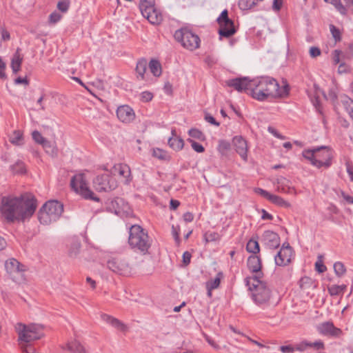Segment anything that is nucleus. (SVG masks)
<instances>
[{
  "mask_svg": "<svg viewBox=\"0 0 353 353\" xmlns=\"http://www.w3.org/2000/svg\"><path fill=\"white\" fill-rule=\"evenodd\" d=\"M38 219L41 224L49 225L52 222L57 221L59 218L55 215L52 214L50 211L47 210V208L43 210V205L38 212Z\"/></svg>",
  "mask_w": 353,
  "mask_h": 353,
  "instance_id": "4be33fe9",
  "label": "nucleus"
},
{
  "mask_svg": "<svg viewBox=\"0 0 353 353\" xmlns=\"http://www.w3.org/2000/svg\"><path fill=\"white\" fill-rule=\"evenodd\" d=\"M32 139L36 143L42 144L44 147H46L47 143H48V141L37 130L33 131L32 133Z\"/></svg>",
  "mask_w": 353,
  "mask_h": 353,
  "instance_id": "4c0bfd02",
  "label": "nucleus"
},
{
  "mask_svg": "<svg viewBox=\"0 0 353 353\" xmlns=\"http://www.w3.org/2000/svg\"><path fill=\"white\" fill-rule=\"evenodd\" d=\"M70 6V1L69 0H62L58 2L57 8L62 12H65L68 11Z\"/></svg>",
  "mask_w": 353,
  "mask_h": 353,
  "instance_id": "8fccbe9b",
  "label": "nucleus"
},
{
  "mask_svg": "<svg viewBox=\"0 0 353 353\" xmlns=\"http://www.w3.org/2000/svg\"><path fill=\"white\" fill-rule=\"evenodd\" d=\"M339 289V285H332L328 287L327 290L331 296H338L341 294Z\"/></svg>",
  "mask_w": 353,
  "mask_h": 353,
  "instance_id": "6e6d98bb",
  "label": "nucleus"
},
{
  "mask_svg": "<svg viewBox=\"0 0 353 353\" xmlns=\"http://www.w3.org/2000/svg\"><path fill=\"white\" fill-rule=\"evenodd\" d=\"M309 53L311 57L316 58L321 55V51L319 48L312 46L310 48Z\"/></svg>",
  "mask_w": 353,
  "mask_h": 353,
  "instance_id": "13d9d810",
  "label": "nucleus"
},
{
  "mask_svg": "<svg viewBox=\"0 0 353 353\" xmlns=\"http://www.w3.org/2000/svg\"><path fill=\"white\" fill-rule=\"evenodd\" d=\"M119 120L125 123H129L135 119L134 112H116Z\"/></svg>",
  "mask_w": 353,
  "mask_h": 353,
  "instance_id": "cd10ccee",
  "label": "nucleus"
},
{
  "mask_svg": "<svg viewBox=\"0 0 353 353\" xmlns=\"http://www.w3.org/2000/svg\"><path fill=\"white\" fill-rule=\"evenodd\" d=\"M111 325L123 332H125L128 330V327L126 325L116 318L113 321V323Z\"/></svg>",
  "mask_w": 353,
  "mask_h": 353,
  "instance_id": "49530a36",
  "label": "nucleus"
},
{
  "mask_svg": "<svg viewBox=\"0 0 353 353\" xmlns=\"http://www.w3.org/2000/svg\"><path fill=\"white\" fill-rule=\"evenodd\" d=\"M5 268L10 279L17 283L25 281V266L15 259H10L5 263Z\"/></svg>",
  "mask_w": 353,
  "mask_h": 353,
  "instance_id": "1a4fd4ad",
  "label": "nucleus"
},
{
  "mask_svg": "<svg viewBox=\"0 0 353 353\" xmlns=\"http://www.w3.org/2000/svg\"><path fill=\"white\" fill-rule=\"evenodd\" d=\"M128 243L132 250L143 254L148 253L151 246L148 232L137 224L129 228Z\"/></svg>",
  "mask_w": 353,
  "mask_h": 353,
  "instance_id": "7ed1b4c3",
  "label": "nucleus"
},
{
  "mask_svg": "<svg viewBox=\"0 0 353 353\" xmlns=\"http://www.w3.org/2000/svg\"><path fill=\"white\" fill-rule=\"evenodd\" d=\"M322 258V256H319V259L315 263V270L319 273H323L327 270L326 266L323 263Z\"/></svg>",
  "mask_w": 353,
  "mask_h": 353,
  "instance_id": "09e8293b",
  "label": "nucleus"
},
{
  "mask_svg": "<svg viewBox=\"0 0 353 353\" xmlns=\"http://www.w3.org/2000/svg\"><path fill=\"white\" fill-rule=\"evenodd\" d=\"M174 37L184 48L190 50H194L199 47L200 39L199 36L186 28H181L175 31Z\"/></svg>",
  "mask_w": 353,
  "mask_h": 353,
  "instance_id": "0eeeda50",
  "label": "nucleus"
},
{
  "mask_svg": "<svg viewBox=\"0 0 353 353\" xmlns=\"http://www.w3.org/2000/svg\"><path fill=\"white\" fill-rule=\"evenodd\" d=\"M152 155L153 157L161 160L165 159L167 157L166 152L159 148L153 149Z\"/></svg>",
  "mask_w": 353,
  "mask_h": 353,
  "instance_id": "3c124183",
  "label": "nucleus"
},
{
  "mask_svg": "<svg viewBox=\"0 0 353 353\" xmlns=\"http://www.w3.org/2000/svg\"><path fill=\"white\" fill-rule=\"evenodd\" d=\"M68 349L73 353H85V349L82 345L77 341H72L68 344Z\"/></svg>",
  "mask_w": 353,
  "mask_h": 353,
  "instance_id": "2f4dec72",
  "label": "nucleus"
},
{
  "mask_svg": "<svg viewBox=\"0 0 353 353\" xmlns=\"http://www.w3.org/2000/svg\"><path fill=\"white\" fill-rule=\"evenodd\" d=\"M309 344L310 345L309 348L312 347L316 350H324V348H325L324 343L321 340L314 341L313 343L309 342Z\"/></svg>",
  "mask_w": 353,
  "mask_h": 353,
  "instance_id": "5fc2aeb1",
  "label": "nucleus"
},
{
  "mask_svg": "<svg viewBox=\"0 0 353 353\" xmlns=\"http://www.w3.org/2000/svg\"><path fill=\"white\" fill-rule=\"evenodd\" d=\"M299 284L301 290H305L312 287L314 282L311 278L308 276H303L299 280Z\"/></svg>",
  "mask_w": 353,
  "mask_h": 353,
  "instance_id": "e433bc0d",
  "label": "nucleus"
},
{
  "mask_svg": "<svg viewBox=\"0 0 353 353\" xmlns=\"http://www.w3.org/2000/svg\"><path fill=\"white\" fill-rule=\"evenodd\" d=\"M334 270L336 275L341 277L346 272V268L342 262L337 261L334 264Z\"/></svg>",
  "mask_w": 353,
  "mask_h": 353,
  "instance_id": "a19ab883",
  "label": "nucleus"
},
{
  "mask_svg": "<svg viewBox=\"0 0 353 353\" xmlns=\"http://www.w3.org/2000/svg\"><path fill=\"white\" fill-rule=\"evenodd\" d=\"M0 32L1 34V39L3 41H8L10 39V34L9 32L3 26H1Z\"/></svg>",
  "mask_w": 353,
  "mask_h": 353,
  "instance_id": "680f3d73",
  "label": "nucleus"
},
{
  "mask_svg": "<svg viewBox=\"0 0 353 353\" xmlns=\"http://www.w3.org/2000/svg\"><path fill=\"white\" fill-rule=\"evenodd\" d=\"M149 69L150 72L154 77H160L162 70H161V65L158 60L152 59L148 64Z\"/></svg>",
  "mask_w": 353,
  "mask_h": 353,
  "instance_id": "c85d7f7f",
  "label": "nucleus"
},
{
  "mask_svg": "<svg viewBox=\"0 0 353 353\" xmlns=\"http://www.w3.org/2000/svg\"><path fill=\"white\" fill-rule=\"evenodd\" d=\"M216 21L219 25V34L220 38H229L236 33V29L234 21L228 17V11L226 9L222 11Z\"/></svg>",
  "mask_w": 353,
  "mask_h": 353,
  "instance_id": "9d476101",
  "label": "nucleus"
},
{
  "mask_svg": "<svg viewBox=\"0 0 353 353\" xmlns=\"http://www.w3.org/2000/svg\"><path fill=\"white\" fill-rule=\"evenodd\" d=\"M342 108L345 110H353V100L349 97L344 95L341 97Z\"/></svg>",
  "mask_w": 353,
  "mask_h": 353,
  "instance_id": "c9c22d12",
  "label": "nucleus"
},
{
  "mask_svg": "<svg viewBox=\"0 0 353 353\" xmlns=\"http://www.w3.org/2000/svg\"><path fill=\"white\" fill-rule=\"evenodd\" d=\"M10 142L15 145H21L23 144V133L20 130H14L10 135Z\"/></svg>",
  "mask_w": 353,
  "mask_h": 353,
  "instance_id": "c756f323",
  "label": "nucleus"
},
{
  "mask_svg": "<svg viewBox=\"0 0 353 353\" xmlns=\"http://www.w3.org/2000/svg\"><path fill=\"white\" fill-rule=\"evenodd\" d=\"M231 148L230 143L226 140H220L219 141L218 150L222 154H224Z\"/></svg>",
  "mask_w": 353,
  "mask_h": 353,
  "instance_id": "37998d69",
  "label": "nucleus"
},
{
  "mask_svg": "<svg viewBox=\"0 0 353 353\" xmlns=\"http://www.w3.org/2000/svg\"><path fill=\"white\" fill-rule=\"evenodd\" d=\"M148 68V62L145 59L138 60L135 68L136 77L138 80H145V74Z\"/></svg>",
  "mask_w": 353,
  "mask_h": 353,
  "instance_id": "393cba45",
  "label": "nucleus"
},
{
  "mask_svg": "<svg viewBox=\"0 0 353 353\" xmlns=\"http://www.w3.org/2000/svg\"><path fill=\"white\" fill-rule=\"evenodd\" d=\"M153 95L150 92H143L141 94V100L143 102H148L152 100Z\"/></svg>",
  "mask_w": 353,
  "mask_h": 353,
  "instance_id": "e2e57ef3",
  "label": "nucleus"
},
{
  "mask_svg": "<svg viewBox=\"0 0 353 353\" xmlns=\"http://www.w3.org/2000/svg\"><path fill=\"white\" fill-rule=\"evenodd\" d=\"M205 237L206 241H216L219 240V234L217 232L207 233Z\"/></svg>",
  "mask_w": 353,
  "mask_h": 353,
  "instance_id": "4d7b16f0",
  "label": "nucleus"
},
{
  "mask_svg": "<svg viewBox=\"0 0 353 353\" xmlns=\"http://www.w3.org/2000/svg\"><path fill=\"white\" fill-rule=\"evenodd\" d=\"M139 9L142 15L152 24H159L161 22L162 14L154 8V3L139 4Z\"/></svg>",
  "mask_w": 353,
  "mask_h": 353,
  "instance_id": "4468645a",
  "label": "nucleus"
},
{
  "mask_svg": "<svg viewBox=\"0 0 353 353\" xmlns=\"http://www.w3.org/2000/svg\"><path fill=\"white\" fill-rule=\"evenodd\" d=\"M330 32L336 41H339L341 39V32L334 25H330Z\"/></svg>",
  "mask_w": 353,
  "mask_h": 353,
  "instance_id": "a18cd8bd",
  "label": "nucleus"
},
{
  "mask_svg": "<svg viewBox=\"0 0 353 353\" xmlns=\"http://www.w3.org/2000/svg\"><path fill=\"white\" fill-rule=\"evenodd\" d=\"M254 192L255 193L261 195V196L267 199L268 201L270 200V197L272 196V194H270L269 192H268L267 190H263L261 188H256L254 189Z\"/></svg>",
  "mask_w": 353,
  "mask_h": 353,
  "instance_id": "864d4df0",
  "label": "nucleus"
},
{
  "mask_svg": "<svg viewBox=\"0 0 353 353\" xmlns=\"http://www.w3.org/2000/svg\"><path fill=\"white\" fill-rule=\"evenodd\" d=\"M172 134L175 136V137H170L168 141V145L170 148H172L173 150H180L183 148L184 145V141L183 140L180 138L177 137L175 134V130H172Z\"/></svg>",
  "mask_w": 353,
  "mask_h": 353,
  "instance_id": "a878e982",
  "label": "nucleus"
},
{
  "mask_svg": "<svg viewBox=\"0 0 353 353\" xmlns=\"http://www.w3.org/2000/svg\"><path fill=\"white\" fill-rule=\"evenodd\" d=\"M106 205L108 210L115 213L116 214H119L121 212L126 211L128 208V203L121 197L108 199Z\"/></svg>",
  "mask_w": 353,
  "mask_h": 353,
  "instance_id": "dca6fc26",
  "label": "nucleus"
},
{
  "mask_svg": "<svg viewBox=\"0 0 353 353\" xmlns=\"http://www.w3.org/2000/svg\"><path fill=\"white\" fill-rule=\"evenodd\" d=\"M12 172L14 174H22L26 173V168L23 161H17L14 164L10 166Z\"/></svg>",
  "mask_w": 353,
  "mask_h": 353,
  "instance_id": "f704fd0d",
  "label": "nucleus"
},
{
  "mask_svg": "<svg viewBox=\"0 0 353 353\" xmlns=\"http://www.w3.org/2000/svg\"><path fill=\"white\" fill-rule=\"evenodd\" d=\"M188 134L190 137L196 139L199 141L205 140V135L201 130L196 128H192L189 130Z\"/></svg>",
  "mask_w": 353,
  "mask_h": 353,
  "instance_id": "58836bf2",
  "label": "nucleus"
},
{
  "mask_svg": "<svg viewBox=\"0 0 353 353\" xmlns=\"http://www.w3.org/2000/svg\"><path fill=\"white\" fill-rule=\"evenodd\" d=\"M38 219L41 224L49 225L52 222L57 221L59 218L55 215L52 214L50 211L47 210V208L43 210V205L38 212Z\"/></svg>",
  "mask_w": 353,
  "mask_h": 353,
  "instance_id": "412c9836",
  "label": "nucleus"
},
{
  "mask_svg": "<svg viewBox=\"0 0 353 353\" xmlns=\"http://www.w3.org/2000/svg\"><path fill=\"white\" fill-rule=\"evenodd\" d=\"M342 52L339 50H334L332 52V61L334 64L340 63V57Z\"/></svg>",
  "mask_w": 353,
  "mask_h": 353,
  "instance_id": "bf43d9fd",
  "label": "nucleus"
},
{
  "mask_svg": "<svg viewBox=\"0 0 353 353\" xmlns=\"http://www.w3.org/2000/svg\"><path fill=\"white\" fill-rule=\"evenodd\" d=\"M303 156L309 160L312 165L318 168L325 167L326 168L332 165L333 158L332 151L327 146L316 147L312 149L304 150Z\"/></svg>",
  "mask_w": 353,
  "mask_h": 353,
  "instance_id": "20e7f679",
  "label": "nucleus"
},
{
  "mask_svg": "<svg viewBox=\"0 0 353 353\" xmlns=\"http://www.w3.org/2000/svg\"><path fill=\"white\" fill-rule=\"evenodd\" d=\"M325 2L332 4L335 8L342 14H345L346 8L341 3V0H324Z\"/></svg>",
  "mask_w": 353,
  "mask_h": 353,
  "instance_id": "79ce46f5",
  "label": "nucleus"
},
{
  "mask_svg": "<svg viewBox=\"0 0 353 353\" xmlns=\"http://www.w3.org/2000/svg\"><path fill=\"white\" fill-rule=\"evenodd\" d=\"M317 330L319 333L326 336H336L341 333V330L334 327L333 323L330 321L320 324L317 327Z\"/></svg>",
  "mask_w": 353,
  "mask_h": 353,
  "instance_id": "6ab92c4d",
  "label": "nucleus"
},
{
  "mask_svg": "<svg viewBox=\"0 0 353 353\" xmlns=\"http://www.w3.org/2000/svg\"><path fill=\"white\" fill-rule=\"evenodd\" d=\"M246 250L250 253H252V255H256V254L259 253L260 252V247L258 241L250 239L246 245Z\"/></svg>",
  "mask_w": 353,
  "mask_h": 353,
  "instance_id": "473e14b6",
  "label": "nucleus"
},
{
  "mask_svg": "<svg viewBox=\"0 0 353 353\" xmlns=\"http://www.w3.org/2000/svg\"><path fill=\"white\" fill-rule=\"evenodd\" d=\"M93 185L97 191L108 192L117 187L116 180L109 174L98 175L93 180Z\"/></svg>",
  "mask_w": 353,
  "mask_h": 353,
  "instance_id": "9b49d317",
  "label": "nucleus"
},
{
  "mask_svg": "<svg viewBox=\"0 0 353 353\" xmlns=\"http://www.w3.org/2000/svg\"><path fill=\"white\" fill-rule=\"evenodd\" d=\"M81 248V243L78 240H74L70 246L68 250V254L70 257H76L79 252Z\"/></svg>",
  "mask_w": 353,
  "mask_h": 353,
  "instance_id": "7c9ffc66",
  "label": "nucleus"
},
{
  "mask_svg": "<svg viewBox=\"0 0 353 353\" xmlns=\"http://www.w3.org/2000/svg\"><path fill=\"white\" fill-rule=\"evenodd\" d=\"M225 85L233 88L238 92H244L251 94L252 80H250L248 77L234 78L225 81Z\"/></svg>",
  "mask_w": 353,
  "mask_h": 353,
  "instance_id": "ddd939ff",
  "label": "nucleus"
},
{
  "mask_svg": "<svg viewBox=\"0 0 353 353\" xmlns=\"http://www.w3.org/2000/svg\"><path fill=\"white\" fill-rule=\"evenodd\" d=\"M205 119L208 123H211L212 125H214L215 126H219L220 123L216 121L214 117L210 114H206L205 116Z\"/></svg>",
  "mask_w": 353,
  "mask_h": 353,
  "instance_id": "0e129e2a",
  "label": "nucleus"
},
{
  "mask_svg": "<svg viewBox=\"0 0 353 353\" xmlns=\"http://www.w3.org/2000/svg\"><path fill=\"white\" fill-rule=\"evenodd\" d=\"M288 84L280 87L274 78L262 77L252 79L251 95L259 101H264L268 97H283L288 94Z\"/></svg>",
  "mask_w": 353,
  "mask_h": 353,
  "instance_id": "f03ea898",
  "label": "nucleus"
},
{
  "mask_svg": "<svg viewBox=\"0 0 353 353\" xmlns=\"http://www.w3.org/2000/svg\"><path fill=\"white\" fill-rule=\"evenodd\" d=\"M222 277H223L222 272H219L214 279L207 282L206 286H208L211 289H214V290L217 288L219 286V285H220L221 279Z\"/></svg>",
  "mask_w": 353,
  "mask_h": 353,
  "instance_id": "ea45409f",
  "label": "nucleus"
},
{
  "mask_svg": "<svg viewBox=\"0 0 353 353\" xmlns=\"http://www.w3.org/2000/svg\"><path fill=\"white\" fill-rule=\"evenodd\" d=\"M46 208H47V210L50 211L52 214L55 215L59 219L63 212V205L56 200L46 202L43 204V210H46Z\"/></svg>",
  "mask_w": 353,
  "mask_h": 353,
  "instance_id": "aec40b11",
  "label": "nucleus"
},
{
  "mask_svg": "<svg viewBox=\"0 0 353 353\" xmlns=\"http://www.w3.org/2000/svg\"><path fill=\"white\" fill-rule=\"evenodd\" d=\"M70 186L75 192L79 194L85 199L94 201H99V198L96 196L88 186L83 174H80L72 176L70 180Z\"/></svg>",
  "mask_w": 353,
  "mask_h": 353,
  "instance_id": "423d86ee",
  "label": "nucleus"
},
{
  "mask_svg": "<svg viewBox=\"0 0 353 353\" xmlns=\"http://www.w3.org/2000/svg\"><path fill=\"white\" fill-rule=\"evenodd\" d=\"M270 201H271L272 203H274L278 206H280V207H283V208H286L290 207V203L289 202L284 200L281 196L275 195V194L272 195V196L270 197Z\"/></svg>",
  "mask_w": 353,
  "mask_h": 353,
  "instance_id": "72a5a7b5",
  "label": "nucleus"
},
{
  "mask_svg": "<svg viewBox=\"0 0 353 353\" xmlns=\"http://www.w3.org/2000/svg\"><path fill=\"white\" fill-rule=\"evenodd\" d=\"M256 5L254 0H239V6L241 10L251 9Z\"/></svg>",
  "mask_w": 353,
  "mask_h": 353,
  "instance_id": "c03bdc74",
  "label": "nucleus"
},
{
  "mask_svg": "<svg viewBox=\"0 0 353 353\" xmlns=\"http://www.w3.org/2000/svg\"><path fill=\"white\" fill-rule=\"evenodd\" d=\"M247 265L248 269L255 274L254 276L248 277L250 279V281L261 279L263 276V273L261 271V260L259 256H250L247 261Z\"/></svg>",
  "mask_w": 353,
  "mask_h": 353,
  "instance_id": "2eb2a0df",
  "label": "nucleus"
},
{
  "mask_svg": "<svg viewBox=\"0 0 353 353\" xmlns=\"http://www.w3.org/2000/svg\"><path fill=\"white\" fill-rule=\"evenodd\" d=\"M114 174L118 173L120 176H123L126 179V183H129L131 181L130 179L131 175L130 168L126 164L119 163L115 165L112 171Z\"/></svg>",
  "mask_w": 353,
  "mask_h": 353,
  "instance_id": "b1692460",
  "label": "nucleus"
},
{
  "mask_svg": "<svg viewBox=\"0 0 353 353\" xmlns=\"http://www.w3.org/2000/svg\"><path fill=\"white\" fill-rule=\"evenodd\" d=\"M262 241L264 245L270 250H275L280 245L279 235L271 230H266L263 232Z\"/></svg>",
  "mask_w": 353,
  "mask_h": 353,
  "instance_id": "f3484780",
  "label": "nucleus"
},
{
  "mask_svg": "<svg viewBox=\"0 0 353 353\" xmlns=\"http://www.w3.org/2000/svg\"><path fill=\"white\" fill-rule=\"evenodd\" d=\"M191 258L192 254L188 251H186L183 254L182 262L184 266H187L190 263Z\"/></svg>",
  "mask_w": 353,
  "mask_h": 353,
  "instance_id": "052dcab7",
  "label": "nucleus"
},
{
  "mask_svg": "<svg viewBox=\"0 0 353 353\" xmlns=\"http://www.w3.org/2000/svg\"><path fill=\"white\" fill-rule=\"evenodd\" d=\"M16 330L19 335V341L29 343L41 338L42 334L39 332L37 325H26L21 323H17Z\"/></svg>",
  "mask_w": 353,
  "mask_h": 353,
  "instance_id": "6e6552de",
  "label": "nucleus"
},
{
  "mask_svg": "<svg viewBox=\"0 0 353 353\" xmlns=\"http://www.w3.org/2000/svg\"><path fill=\"white\" fill-rule=\"evenodd\" d=\"M279 349L283 353L294 352L295 351L294 346L291 345H282L279 347Z\"/></svg>",
  "mask_w": 353,
  "mask_h": 353,
  "instance_id": "338daca9",
  "label": "nucleus"
},
{
  "mask_svg": "<svg viewBox=\"0 0 353 353\" xmlns=\"http://www.w3.org/2000/svg\"><path fill=\"white\" fill-rule=\"evenodd\" d=\"M245 285L252 292V299L259 305L267 303L271 297V290L266 283L260 279L250 281V279H245Z\"/></svg>",
  "mask_w": 353,
  "mask_h": 353,
  "instance_id": "39448f33",
  "label": "nucleus"
},
{
  "mask_svg": "<svg viewBox=\"0 0 353 353\" xmlns=\"http://www.w3.org/2000/svg\"><path fill=\"white\" fill-rule=\"evenodd\" d=\"M188 141L191 143L192 149L199 153H202L205 151L204 147L199 143L191 139H188Z\"/></svg>",
  "mask_w": 353,
  "mask_h": 353,
  "instance_id": "de8ad7c7",
  "label": "nucleus"
},
{
  "mask_svg": "<svg viewBox=\"0 0 353 353\" xmlns=\"http://www.w3.org/2000/svg\"><path fill=\"white\" fill-rule=\"evenodd\" d=\"M107 266L113 272L125 276L130 275L132 272L131 266L124 259H111L108 261Z\"/></svg>",
  "mask_w": 353,
  "mask_h": 353,
  "instance_id": "f8f14e48",
  "label": "nucleus"
},
{
  "mask_svg": "<svg viewBox=\"0 0 353 353\" xmlns=\"http://www.w3.org/2000/svg\"><path fill=\"white\" fill-rule=\"evenodd\" d=\"M283 5V0H273L272 8L278 11L280 10Z\"/></svg>",
  "mask_w": 353,
  "mask_h": 353,
  "instance_id": "774afa93",
  "label": "nucleus"
},
{
  "mask_svg": "<svg viewBox=\"0 0 353 353\" xmlns=\"http://www.w3.org/2000/svg\"><path fill=\"white\" fill-rule=\"evenodd\" d=\"M292 253L289 250L281 249L274 256L275 263L279 266L287 265L290 263Z\"/></svg>",
  "mask_w": 353,
  "mask_h": 353,
  "instance_id": "5701e85b",
  "label": "nucleus"
},
{
  "mask_svg": "<svg viewBox=\"0 0 353 353\" xmlns=\"http://www.w3.org/2000/svg\"><path fill=\"white\" fill-rule=\"evenodd\" d=\"M22 61L23 57H21L18 48L11 60V68L14 74H17L21 70Z\"/></svg>",
  "mask_w": 353,
  "mask_h": 353,
  "instance_id": "bb28decb",
  "label": "nucleus"
},
{
  "mask_svg": "<svg viewBox=\"0 0 353 353\" xmlns=\"http://www.w3.org/2000/svg\"><path fill=\"white\" fill-rule=\"evenodd\" d=\"M37 207V199L31 194L26 193L18 197L4 196L1 199L0 212L6 222L11 223L30 219Z\"/></svg>",
  "mask_w": 353,
  "mask_h": 353,
  "instance_id": "f257e3e1",
  "label": "nucleus"
},
{
  "mask_svg": "<svg viewBox=\"0 0 353 353\" xmlns=\"http://www.w3.org/2000/svg\"><path fill=\"white\" fill-rule=\"evenodd\" d=\"M101 318L103 321H105L107 323L110 324V325H112V323H113V321L115 319L114 317H113L109 314H101Z\"/></svg>",
  "mask_w": 353,
  "mask_h": 353,
  "instance_id": "69168bd1",
  "label": "nucleus"
},
{
  "mask_svg": "<svg viewBox=\"0 0 353 353\" xmlns=\"http://www.w3.org/2000/svg\"><path fill=\"white\" fill-rule=\"evenodd\" d=\"M309 341H303L294 345L295 350L303 352L310 347Z\"/></svg>",
  "mask_w": 353,
  "mask_h": 353,
  "instance_id": "603ef678",
  "label": "nucleus"
},
{
  "mask_svg": "<svg viewBox=\"0 0 353 353\" xmlns=\"http://www.w3.org/2000/svg\"><path fill=\"white\" fill-rule=\"evenodd\" d=\"M232 143L236 152L246 161L248 159L247 141L241 136H235L232 139Z\"/></svg>",
  "mask_w": 353,
  "mask_h": 353,
  "instance_id": "a211bd4d",
  "label": "nucleus"
}]
</instances>
